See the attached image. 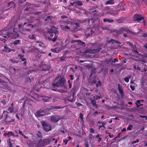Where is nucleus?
<instances>
[{
  "label": "nucleus",
  "instance_id": "obj_59",
  "mask_svg": "<svg viewBox=\"0 0 147 147\" xmlns=\"http://www.w3.org/2000/svg\"><path fill=\"white\" fill-rule=\"evenodd\" d=\"M143 47L146 49H147V44L146 43L143 46Z\"/></svg>",
  "mask_w": 147,
  "mask_h": 147
},
{
  "label": "nucleus",
  "instance_id": "obj_51",
  "mask_svg": "<svg viewBox=\"0 0 147 147\" xmlns=\"http://www.w3.org/2000/svg\"><path fill=\"white\" fill-rule=\"evenodd\" d=\"M92 104H93V105L95 107V108H97V107H98L97 105H96L95 102H93Z\"/></svg>",
  "mask_w": 147,
  "mask_h": 147
},
{
  "label": "nucleus",
  "instance_id": "obj_47",
  "mask_svg": "<svg viewBox=\"0 0 147 147\" xmlns=\"http://www.w3.org/2000/svg\"><path fill=\"white\" fill-rule=\"evenodd\" d=\"M76 42H78V40H73L71 41V43H74Z\"/></svg>",
  "mask_w": 147,
  "mask_h": 147
},
{
  "label": "nucleus",
  "instance_id": "obj_54",
  "mask_svg": "<svg viewBox=\"0 0 147 147\" xmlns=\"http://www.w3.org/2000/svg\"><path fill=\"white\" fill-rule=\"evenodd\" d=\"M118 60L117 58H115L113 60L112 62L113 63H115L116 61H118Z\"/></svg>",
  "mask_w": 147,
  "mask_h": 147
},
{
  "label": "nucleus",
  "instance_id": "obj_36",
  "mask_svg": "<svg viewBox=\"0 0 147 147\" xmlns=\"http://www.w3.org/2000/svg\"><path fill=\"white\" fill-rule=\"evenodd\" d=\"M133 127V126L131 124H129L127 128V129L131 131L132 130L131 128Z\"/></svg>",
  "mask_w": 147,
  "mask_h": 147
},
{
  "label": "nucleus",
  "instance_id": "obj_23",
  "mask_svg": "<svg viewBox=\"0 0 147 147\" xmlns=\"http://www.w3.org/2000/svg\"><path fill=\"white\" fill-rule=\"evenodd\" d=\"M103 21L105 22H108L109 23H111L114 21L111 18H108V19H106L104 18L103 19Z\"/></svg>",
  "mask_w": 147,
  "mask_h": 147
},
{
  "label": "nucleus",
  "instance_id": "obj_5",
  "mask_svg": "<svg viewBox=\"0 0 147 147\" xmlns=\"http://www.w3.org/2000/svg\"><path fill=\"white\" fill-rule=\"evenodd\" d=\"M97 27L95 26L90 28H87L85 32V35L87 38H88L94 34L95 32L97 29Z\"/></svg>",
  "mask_w": 147,
  "mask_h": 147
},
{
  "label": "nucleus",
  "instance_id": "obj_52",
  "mask_svg": "<svg viewBox=\"0 0 147 147\" xmlns=\"http://www.w3.org/2000/svg\"><path fill=\"white\" fill-rule=\"evenodd\" d=\"M64 28L66 30H67V29L69 30L70 29V28L68 26H66L64 27Z\"/></svg>",
  "mask_w": 147,
  "mask_h": 147
},
{
  "label": "nucleus",
  "instance_id": "obj_25",
  "mask_svg": "<svg viewBox=\"0 0 147 147\" xmlns=\"http://www.w3.org/2000/svg\"><path fill=\"white\" fill-rule=\"evenodd\" d=\"M13 104L12 103L11 105L7 109L8 111H9V113H11L13 112Z\"/></svg>",
  "mask_w": 147,
  "mask_h": 147
},
{
  "label": "nucleus",
  "instance_id": "obj_46",
  "mask_svg": "<svg viewBox=\"0 0 147 147\" xmlns=\"http://www.w3.org/2000/svg\"><path fill=\"white\" fill-rule=\"evenodd\" d=\"M69 141L67 139H64L63 140V141L66 144H67V142Z\"/></svg>",
  "mask_w": 147,
  "mask_h": 147
},
{
  "label": "nucleus",
  "instance_id": "obj_15",
  "mask_svg": "<svg viewBox=\"0 0 147 147\" xmlns=\"http://www.w3.org/2000/svg\"><path fill=\"white\" fill-rule=\"evenodd\" d=\"M51 141V140L49 139L44 140L41 141V144L42 146H45L49 144Z\"/></svg>",
  "mask_w": 147,
  "mask_h": 147
},
{
  "label": "nucleus",
  "instance_id": "obj_16",
  "mask_svg": "<svg viewBox=\"0 0 147 147\" xmlns=\"http://www.w3.org/2000/svg\"><path fill=\"white\" fill-rule=\"evenodd\" d=\"M118 90L121 96H124V92L122 87L119 84H118Z\"/></svg>",
  "mask_w": 147,
  "mask_h": 147
},
{
  "label": "nucleus",
  "instance_id": "obj_29",
  "mask_svg": "<svg viewBox=\"0 0 147 147\" xmlns=\"http://www.w3.org/2000/svg\"><path fill=\"white\" fill-rule=\"evenodd\" d=\"M108 42L109 43H111L112 44H113L115 43H119V42H118L117 41H116V40H115L113 39H112L110 40Z\"/></svg>",
  "mask_w": 147,
  "mask_h": 147
},
{
  "label": "nucleus",
  "instance_id": "obj_17",
  "mask_svg": "<svg viewBox=\"0 0 147 147\" xmlns=\"http://www.w3.org/2000/svg\"><path fill=\"white\" fill-rule=\"evenodd\" d=\"M42 136L41 134H36V136H32V139L33 141H36L37 140V137H41Z\"/></svg>",
  "mask_w": 147,
  "mask_h": 147
},
{
  "label": "nucleus",
  "instance_id": "obj_34",
  "mask_svg": "<svg viewBox=\"0 0 147 147\" xmlns=\"http://www.w3.org/2000/svg\"><path fill=\"white\" fill-rule=\"evenodd\" d=\"M8 136L9 137H11V136H13L15 137V135L12 132L9 131L8 132Z\"/></svg>",
  "mask_w": 147,
  "mask_h": 147
},
{
  "label": "nucleus",
  "instance_id": "obj_6",
  "mask_svg": "<svg viewBox=\"0 0 147 147\" xmlns=\"http://www.w3.org/2000/svg\"><path fill=\"white\" fill-rule=\"evenodd\" d=\"M8 113V111L5 110L3 111V115L1 116L0 119H2L3 118V115L4 114V115H5V120L6 122L8 123L13 122L15 120L10 118L7 114Z\"/></svg>",
  "mask_w": 147,
  "mask_h": 147
},
{
  "label": "nucleus",
  "instance_id": "obj_1",
  "mask_svg": "<svg viewBox=\"0 0 147 147\" xmlns=\"http://www.w3.org/2000/svg\"><path fill=\"white\" fill-rule=\"evenodd\" d=\"M65 83V81L63 78L57 77L55 79L51 85L52 90L54 91H57V89L56 88L60 86H63Z\"/></svg>",
  "mask_w": 147,
  "mask_h": 147
},
{
  "label": "nucleus",
  "instance_id": "obj_20",
  "mask_svg": "<svg viewBox=\"0 0 147 147\" xmlns=\"http://www.w3.org/2000/svg\"><path fill=\"white\" fill-rule=\"evenodd\" d=\"M11 49L7 46H5L3 51L4 52H10L11 51Z\"/></svg>",
  "mask_w": 147,
  "mask_h": 147
},
{
  "label": "nucleus",
  "instance_id": "obj_8",
  "mask_svg": "<svg viewBox=\"0 0 147 147\" xmlns=\"http://www.w3.org/2000/svg\"><path fill=\"white\" fill-rule=\"evenodd\" d=\"M43 129L46 131H49L51 129V125L48 123H47L45 121L42 123Z\"/></svg>",
  "mask_w": 147,
  "mask_h": 147
},
{
  "label": "nucleus",
  "instance_id": "obj_50",
  "mask_svg": "<svg viewBox=\"0 0 147 147\" xmlns=\"http://www.w3.org/2000/svg\"><path fill=\"white\" fill-rule=\"evenodd\" d=\"M87 45L89 47H91L93 45V44L90 42H89Z\"/></svg>",
  "mask_w": 147,
  "mask_h": 147
},
{
  "label": "nucleus",
  "instance_id": "obj_24",
  "mask_svg": "<svg viewBox=\"0 0 147 147\" xmlns=\"http://www.w3.org/2000/svg\"><path fill=\"white\" fill-rule=\"evenodd\" d=\"M8 7H15V4L12 1H11L9 2L8 3Z\"/></svg>",
  "mask_w": 147,
  "mask_h": 147
},
{
  "label": "nucleus",
  "instance_id": "obj_30",
  "mask_svg": "<svg viewBox=\"0 0 147 147\" xmlns=\"http://www.w3.org/2000/svg\"><path fill=\"white\" fill-rule=\"evenodd\" d=\"M107 10V11H105V13L110 14L111 13V10L112 9L111 8H107L106 9Z\"/></svg>",
  "mask_w": 147,
  "mask_h": 147
},
{
  "label": "nucleus",
  "instance_id": "obj_42",
  "mask_svg": "<svg viewBox=\"0 0 147 147\" xmlns=\"http://www.w3.org/2000/svg\"><path fill=\"white\" fill-rule=\"evenodd\" d=\"M26 82H27L28 83H30L31 82V80L29 77H28L27 78Z\"/></svg>",
  "mask_w": 147,
  "mask_h": 147
},
{
  "label": "nucleus",
  "instance_id": "obj_13",
  "mask_svg": "<svg viewBox=\"0 0 147 147\" xmlns=\"http://www.w3.org/2000/svg\"><path fill=\"white\" fill-rule=\"evenodd\" d=\"M60 119L59 117L57 116H52L51 117V120L53 123H56Z\"/></svg>",
  "mask_w": 147,
  "mask_h": 147
},
{
  "label": "nucleus",
  "instance_id": "obj_60",
  "mask_svg": "<svg viewBox=\"0 0 147 147\" xmlns=\"http://www.w3.org/2000/svg\"><path fill=\"white\" fill-rule=\"evenodd\" d=\"M77 105L78 106V107L82 106V105L81 103H78L77 104Z\"/></svg>",
  "mask_w": 147,
  "mask_h": 147
},
{
  "label": "nucleus",
  "instance_id": "obj_43",
  "mask_svg": "<svg viewBox=\"0 0 147 147\" xmlns=\"http://www.w3.org/2000/svg\"><path fill=\"white\" fill-rule=\"evenodd\" d=\"M133 52L135 54H138L139 55H141V54L139 53L136 50H133Z\"/></svg>",
  "mask_w": 147,
  "mask_h": 147
},
{
  "label": "nucleus",
  "instance_id": "obj_14",
  "mask_svg": "<svg viewBox=\"0 0 147 147\" xmlns=\"http://www.w3.org/2000/svg\"><path fill=\"white\" fill-rule=\"evenodd\" d=\"M72 6H81L83 5V3L82 1H74L73 3H71Z\"/></svg>",
  "mask_w": 147,
  "mask_h": 147
},
{
  "label": "nucleus",
  "instance_id": "obj_11",
  "mask_svg": "<svg viewBox=\"0 0 147 147\" xmlns=\"http://www.w3.org/2000/svg\"><path fill=\"white\" fill-rule=\"evenodd\" d=\"M35 114L36 116L40 117L44 115L46 113L42 110L40 109L39 110L37 111Z\"/></svg>",
  "mask_w": 147,
  "mask_h": 147
},
{
  "label": "nucleus",
  "instance_id": "obj_39",
  "mask_svg": "<svg viewBox=\"0 0 147 147\" xmlns=\"http://www.w3.org/2000/svg\"><path fill=\"white\" fill-rule=\"evenodd\" d=\"M94 98V100H96V99H98L101 98V97L98 96H93Z\"/></svg>",
  "mask_w": 147,
  "mask_h": 147
},
{
  "label": "nucleus",
  "instance_id": "obj_32",
  "mask_svg": "<svg viewBox=\"0 0 147 147\" xmlns=\"http://www.w3.org/2000/svg\"><path fill=\"white\" fill-rule=\"evenodd\" d=\"M41 109L42 110V111H43L46 114L47 110L48 109V108H47V107L46 106H45L42 107Z\"/></svg>",
  "mask_w": 147,
  "mask_h": 147
},
{
  "label": "nucleus",
  "instance_id": "obj_28",
  "mask_svg": "<svg viewBox=\"0 0 147 147\" xmlns=\"http://www.w3.org/2000/svg\"><path fill=\"white\" fill-rule=\"evenodd\" d=\"M37 45H38L40 47H45V45L42 42L37 41Z\"/></svg>",
  "mask_w": 147,
  "mask_h": 147
},
{
  "label": "nucleus",
  "instance_id": "obj_55",
  "mask_svg": "<svg viewBox=\"0 0 147 147\" xmlns=\"http://www.w3.org/2000/svg\"><path fill=\"white\" fill-rule=\"evenodd\" d=\"M31 19V18H29L28 20L29 21V22H34L33 19H32L31 20H30V19Z\"/></svg>",
  "mask_w": 147,
  "mask_h": 147
},
{
  "label": "nucleus",
  "instance_id": "obj_49",
  "mask_svg": "<svg viewBox=\"0 0 147 147\" xmlns=\"http://www.w3.org/2000/svg\"><path fill=\"white\" fill-rule=\"evenodd\" d=\"M139 141L138 139H137L136 140L134 141V142H133L132 143V144H134L135 143H136L137 142H139Z\"/></svg>",
  "mask_w": 147,
  "mask_h": 147
},
{
  "label": "nucleus",
  "instance_id": "obj_40",
  "mask_svg": "<svg viewBox=\"0 0 147 147\" xmlns=\"http://www.w3.org/2000/svg\"><path fill=\"white\" fill-rule=\"evenodd\" d=\"M98 123L101 124L102 125H104V126H105V125L106 124V123L104 121L102 122H100L99 121L98 122Z\"/></svg>",
  "mask_w": 147,
  "mask_h": 147
},
{
  "label": "nucleus",
  "instance_id": "obj_35",
  "mask_svg": "<svg viewBox=\"0 0 147 147\" xmlns=\"http://www.w3.org/2000/svg\"><path fill=\"white\" fill-rule=\"evenodd\" d=\"M131 78V77L130 76H129L128 77H125L124 78V81L126 82H129V79L130 78Z\"/></svg>",
  "mask_w": 147,
  "mask_h": 147
},
{
  "label": "nucleus",
  "instance_id": "obj_37",
  "mask_svg": "<svg viewBox=\"0 0 147 147\" xmlns=\"http://www.w3.org/2000/svg\"><path fill=\"white\" fill-rule=\"evenodd\" d=\"M101 85V83L100 80H98V82L96 84V87H98V86H100Z\"/></svg>",
  "mask_w": 147,
  "mask_h": 147
},
{
  "label": "nucleus",
  "instance_id": "obj_53",
  "mask_svg": "<svg viewBox=\"0 0 147 147\" xmlns=\"http://www.w3.org/2000/svg\"><path fill=\"white\" fill-rule=\"evenodd\" d=\"M140 117L142 118H146V119L147 120V117L146 116L140 115Z\"/></svg>",
  "mask_w": 147,
  "mask_h": 147
},
{
  "label": "nucleus",
  "instance_id": "obj_26",
  "mask_svg": "<svg viewBox=\"0 0 147 147\" xmlns=\"http://www.w3.org/2000/svg\"><path fill=\"white\" fill-rule=\"evenodd\" d=\"M114 3V1L113 0H109L106 1L105 4V5H107L108 4H113Z\"/></svg>",
  "mask_w": 147,
  "mask_h": 147
},
{
  "label": "nucleus",
  "instance_id": "obj_41",
  "mask_svg": "<svg viewBox=\"0 0 147 147\" xmlns=\"http://www.w3.org/2000/svg\"><path fill=\"white\" fill-rule=\"evenodd\" d=\"M83 114L82 113H80V117L82 120L83 119Z\"/></svg>",
  "mask_w": 147,
  "mask_h": 147
},
{
  "label": "nucleus",
  "instance_id": "obj_22",
  "mask_svg": "<svg viewBox=\"0 0 147 147\" xmlns=\"http://www.w3.org/2000/svg\"><path fill=\"white\" fill-rule=\"evenodd\" d=\"M105 106V108L108 110H109L112 109L117 108V107L116 106H110L108 105H106Z\"/></svg>",
  "mask_w": 147,
  "mask_h": 147
},
{
  "label": "nucleus",
  "instance_id": "obj_45",
  "mask_svg": "<svg viewBox=\"0 0 147 147\" xmlns=\"http://www.w3.org/2000/svg\"><path fill=\"white\" fill-rule=\"evenodd\" d=\"M90 132L92 133H93L94 132V131L92 128H91L90 129Z\"/></svg>",
  "mask_w": 147,
  "mask_h": 147
},
{
  "label": "nucleus",
  "instance_id": "obj_27",
  "mask_svg": "<svg viewBox=\"0 0 147 147\" xmlns=\"http://www.w3.org/2000/svg\"><path fill=\"white\" fill-rule=\"evenodd\" d=\"M78 44L81 45L85 47L86 45V43L85 42L82 41L81 40H78Z\"/></svg>",
  "mask_w": 147,
  "mask_h": 147
},
{
  "label": "nucleus",
  "instance_id": "obj_57",
  "mask_svg": "<svg viewBox=\"0 0 147 147\" xmlns=\"http://www.w3.org/2000/svg\"><path fill=\"white\" fill-rule=\"evenodd\" d=\"M101 127H104V128H105V127L104 126V125H99V128H98V129H100L101 128Z\"/></svg>",
  "mask_w": 147,
  "mask_h": 147
},
{
  "label": "nucleus",
  "instance_id": "obj_61",
  "mask_svg": "<svg viewBox=\"0 0 147 147\" xmlns=\"http://www.w3.org/2000/svg\"><path fill=\"white\" fill-rule=\"evenodd\" d=\"M126 131V128H123L121 130V131L122 132H124V131Z\"/></svg>",
  "mask_w": 147,
  "mask_h": 147
},
{
  "label": "nucleus",
  "instance_id": "obj_19",
  "mask_svg": "<svg viewBox=\"0 0 147 147\" xmlns=\"http://www.w3.org/2000/svg\"><path fill=\"white\" fill-rule=\"evenodd\" d=\"M67 100L68 101L70 102H74L75 101L74 95H71L69 96L67 98Z\"/></svg>",
  "mask_w": 147,
  "mask_h": 147
},
{
  "label": "nucleus",
  "instance_id": "obj_10",
  "mask_svg": "<svg viewBox=\"0 0 147 147\" xmlns=\"http://www.w3.org/2000/svg\"><path fill=\"white\" fill-rule=\"evenodd\" d=\"M42 71H47L49 70L50 67L49 66L43 63L41 64L40 66Z\"/></svg>",
  "mask_w": 147,
  "mask_h": 147
},
{
  "label": "nucleus",
  "instance_id": "obj_48",
  "mask_svg": "<svg viewBox=\"0 0 147 147\" xmlns=\"http://www.w3.org/2000/svg\"><path fill=\"white\" fill-rule=\"evenodd\" d=\"M131 90L132 91H134L135 90V88L134 86H132V85H130V86Z\"/></svg>",
  "mask_w": 147,
  "mask_h": 147
},
{
  "label": "nucleus",
  "instance_id": "obj_21",
  "mask_svg": "<svg viewBox=\"0 0 147 147\" xmlns=\"http://www.w3.org/2000/svg\"><path fill=\"white\" fill-rule=\"evenodd\" d=\"M64 107H61L59 106H53L51 107L50 109H59L63 108Z\"/></svg>",
  "mask_w": 147,
  "mask_h": 147
},
{
  "label": "nucleus",
  "instance_id": "obj_56",
  "mask_svg": "<svg viewBox=\"0 0 147 147\" xmlns=\"http://www.w3.org/2000/svg\"><path fill=\"white\" fill-rule=\"evenodd\" d=\"M36 38V36L35 35L33 34L32 36L31 37V38L32 39H34Z\"/></svg>",
  "mask_w": 147,
  "mask_h": 147
},
{
  "label": "nucleus",
  "instance_id": "obj_18",
  "mask_svg": "<svg viewBox=\"0 0 147 147\" xmlns=\"http://www.w3.org/2000/svg\"><path fill=\"white\" fill-rule=\"evenodd\" d=\"M52 99L51 97L47 96H44L42 98V100L46 102H49L52 100Z\"/></svg>",
  "mask_w": 147,
  "mask_h": 147
},
{
  "label": "nucleus",
  "instance_id": "obj_31",
  "mask_svg": "<svg viewBox=\"0 0 147 147\" xmlns=\"http://www.w3.org/2000/svg\"><path fill=\"white\" fill-rule=\"evenodd\" d=\"M51 16H47L45 19V21H47L49 22L51 21Z\"/></svg>",
  "mask_w": 147,
  "mask_h": 147
},
{
  "label": "nucleus",
  "instance_id": "obj_4",
  "mask_svg": "<svg viewBox=\"0 0 147 147\" xmlns=\"http://www.w3.org/2000/svg\"><path fill=\"white\" fill-rule=\"evenodd\" d=\"M68 41L69 40L67 39H66L65 41V42L66 43L64 45H63H63H61V46L60 47H56L55 49H51V51L55 53H58L61 51L62 50L64 49L65 48L67 47H69V46H68V45L69 42Z\"/></svg>",
  "mask_w": 147,
  "mask_h": 147
},
{
  "label": "nucleus",
  "instance_id": "obj_7",
  "mask_svg": "<svg viewBox=\"0 0 147 147\" xmlns=\"http://www.w3.org/2000/svg\"><path fill=\"white\" fill-rule=\"evenodd\" d=\"M100 49L98 48L96 49H93L90 48H86L84 51V53H95L99 52Z\"/></svg>",
  "mask_w": 147,
  "mask_h": 147
},
{
  "label": "nucleus",
  "instance_id": "obj_38",
  "mask_svg": "<svg viewBox=\"0 0 147 147\" xmlns=\"http://www.w3.org/2000/svg\"><path fill=\"white\" fill-rule=\"evenodd\" d=\"M20 40H15L13 44H15V45H17L19 44L20 42Z\"/></svg>",
  "mask_w": 147,
  "mask_h": 147
},
{
  "label": "nucleus",
  "instance_id": "obj_63",
  "mask_svg": "<svg viewBox=\"0 0 147 147\" xmlns=\"http://www.w3.org/2000/svg\"><path fill=\"white\" fill-rule=\"evenodd\" d=\"M8 132L5 133L3 134V136H7V135L8 136Z\"/></svg>",
  "mask_w": 147,
  "mask_h": 147
},
{
  "label": "nucleus",
  "instance_id": "obj_9",
  "mask_svg": "<svg viewBox=\"0 0 147 147\" xmlns=\"http://www.w3.org/2000/svg\"><path fill=\"white\" fill-rule=\"evenodd\" d=\"M133 19L134 21H139L143 20L144 18L140 15L136 14L134 16Z\"/></svg>",
  "mask_w": 147,
  "mask_h": 147
},
{
  "label": "nucleus",
  "instance_id": "obj_44",
  "mask_svg": "<svg viewBox=\"0 0 147 147\" xmlns=\"http://www.w3.org/2000/svg\"><path fill=\"white\" fill-rule=\"evenodd\" d=\"M94 137V136L92 134H89V138L90 139H92V138H93Z\"/></svg>",
  "mask_w": 147,
  "mask_h": 147
},
{
  "label": "nucleus",
  "instance_id": "obj_58",
  "mask_svg": "<svg viewBox=\"0 0 147 147\" xmlns=\"http://www.w3.org/2000/svg\"><path fill=\"white\" fill-rule=\"evenodd\" d=\"M9 147H12V144L10 141H9Z\"/></svg>",
  "mask_w": 147,
  "mask_h": 147
},
{
  "label": "nucleus",
  "instance_id": "obj_2",
  "mask_svg": "<svg viewBox=\"0 0 147 147\" xmlns=\"http://www.w3.org/2000/svg\"><path fill=\"white\" fill-rule=\"evenodd\" d=\"M16 30L15 28H14L13 30H11L9 32H6L4 30H2L0 32V34L3 35L4 34L7 33V34L6 36H3L4 37L6 38H8L9 40L15 39L19 37L18 34L16 31Z\"/></svg>",
  "mask_w": 147,
  "mask_h": 147
},
{
  "label": "nucleus",
  "instance_id": "obj_33",
  "mask_svg": "<svg viewBox=\"0 0 147 147\" xmlns=\"http://www.w3.org/2000/svg\"><path fill=\"white\" fill-rule=\"evenodd\" d=\"M123 31H126L127 32H128V31H129L125 28H121V30H120V33H121V32H123Z\"/></svg>",
  "mask_w": 147,
  "mask_h": 147
},
{
  "label": "nucleus",
  "instance_id": "obj_64",
  "mask_svg": "<svg viewBox=\"0 0 147 147\" xmlns=\"http://www.w3.org/2000/svg\"><path fill=\"white\" fill-rule=\"evenodd\" d=\"M142 36L145 37H146L147 36V34H144L142 35Z\"/></svg>",
  "mask_w": 147,
  "mask_h": 147
},
{
  "label": "nucleus",
  "instance_id": "obj_62",
  "mask_svg": "<svg viewBox=\"0 0 147 147\" xmlns=\"http://www.w3.org/2000/svg\"><path fill=\"white\" fill-rule=\"evenodd\" d=\"M75 24L76 26H77V27H79V23H75Z\"/></svg>",
  "mask_w": 147,
  "mask_h": 147
},
{
  "label": "nucleus",
  "instance_id": "obj_3",
  "mask_svg": "<svg viewBox=\"0 0 147 147\" xmlns=\"http://www.w3.org/2000/svg\"><path fill=\"white\" fill-rule=\"evenodd\" d=\"M58 31L56 30H54L53 28H51L50 31H48L47 38L49 40H52L53 42L56 41Z\"/></svg>",
  "mask_w": 147,
  "mask_h": 147
},
{
  "label": "nucleus",
  "instance_id": "obj_12",
  "mask_svg": "<svg viewBox=\"0 0 147 147\" xmlns=\"http://www.w3.org/2000/svg\"><path fill=\"white\" fill-rule=\"evenodd\" d=\"M24 55L19 54L18 55V58L19 59L21 60L22 61L24 62L23 64L24 66H26V59L24 57Z\"/></svg>",
  "mask_w": 147,
  "mask_h": 147
}]
</instances>
